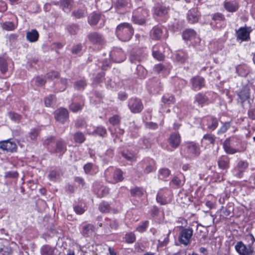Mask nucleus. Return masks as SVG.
Masks as SVG:
<instances>
[{
    "label": "nucleus",
    "mask_w": 255,
    "mask_h": 255,
    "mask_svg": "<svg viewBox=\"0 0 255 255\" xmlns=\"http://www.w3.org/2000/svg\"><path fill=\"white\" fill-rule=\"evenodd\" d=\"M81 106L78 103H73L70 106V110L73 112H77L81 110Z\"/></svg>",
    "instance_id": "55"
},
{
    "label": "nucleus",
    "mask_w": 255,
    "mask_h": 255,
    "mask_svg": "<svg viewBox=\"0 0 255 255\" xmlns=\"http://www.w3.org/2000/svg\"><path fill=\"white\" fill-rule=\"evenodd\" d=\"M54 249L52 247L46 245L43 246L41 250L42 255H52L54 253Z\"/></svg>",
    "instance_id": "32"
},
{
    "label": "nucleus",
    "mask_w": 255,
    "mask_h": 255,
    "mask_svg": "<svg viewBox=\"0 0 255 255\" xmlns=\"http://www.w3.org/2000/svg\"><path fill=\"white\" fill-rule=\"evenodd\" d=\"M18 176L17 172L9 171L5 173V176L7 178H16Z\"/></svg>",
    "instance_id": "61"
},
{
    "label": "nucleus",
    "mask_w": 255,
    "mask_h": 255,
    "mask_svg": "<svg viewBox=\"0 0 255 255\" xmlns=\"http://www.w3.org/2000/svg\"><path fill=\"white\" fill-rule=\"evenodd\" d=\"M155 170V164L153 161H151V163L148 165H147L145 169L144 172L146 174H148L151 172H153Z\"/></svg>",
    "instance_id": "51"
},
{
    "label": "nucleus",
    "mask_w": 255,
    "mask_h": 255,
    "mask_svg": "<svg viewBox=\"0 0 255 255\" xmlns=\"http://www.w3.org/2000/svg\"><path fill=\"white\" fill-rule=\"evenodd\" d=\"M238 96L242 103L247 101L250 98V89L249 87L248 86L244 87L238 93Z\"/></svg>",
    "instance_id": "14"
},
{
    "label": "nucleus",
    "mask_w": 255,
    "mask_h": 255,
    "mask_svg": "<svg viewBox=\"0 0 255 255\" xmlns=\"http://www.w3.org/2000/svg\"><path fill=\"white\" fill-rule=\"evenodd\" d=\"M144 191L139 187H135L131 190V194L132 196L140 197L143 194Z\"/></svg>",
    "instance_id": "42"
},
{
    "label": "nucleus",
    "mask_w": 255,
    "mask_h": 255,
    "mask_svg": "<svg viewBox=\"0 0 255 255\" xmlns=\"http://www.w3.org/2000/svg\"><path fill=\"white\" fill-rule=\"evenodd\" d=\"M218 125V122L217 119L211 118L208 123V128L212 130H215Z\"/></svg>",
    "instance_id": "33"
},
{
    "label": "nucleus",
    "mask_w": 255,
    "mask_h": 255,
    "mask_svg": "<svg viewBox=\"0 0 255 255\" xmlns=\"http://www.w3.org/2000/svg\"><path fill=\"white\" fill-rule=\"evenodd\" d=\"M192 89L194 91L200 90L205 86L204 79L200 76H195L191 79Z\"/></svg>",
    "instance_id": "8"
},
{
    "label": "nucleus",
    "mask_w": 255,
    "mask_h": 255,
    "mask_svg": "<svg viewBox=\"0 0 255 255\" xmlns=\"http://www.w3.org/2000/svg\"><path fill=\"white\" fill-rule=\"evenodd\" d=\"M100 18V15L98 13H93L89 19L90 25H95L97 24Z\"/></svg>",
    "instance_id": "38"
},
{
    "label": "nucleus",
    "mask_w": 255,
    "mask_h": 255,
    "mask_svg": "<svg viewBox=\"0 0 255 255\" xmlns=\"http://www.w3.org/2000/svg\"><path fill=\"white\" fill-rule=\"evenodd\" d=\"M120 121V118L119 116L117 115H114L109 119V122L113 125H118Z\"/></svg>",
    "instance_id": "54"
},
{
    "label": "nucleus",
    "mask_w": 255,
    "mask_h": 255,
    "mask_svg": "<svg viewBox=\"0 0 255 255\" xmlns=\"http://www.w3.org/2000/svg\"><path fill=\"white\" fill-rule=\"evenodd\" d=\"M99 209L103 213H107L110 210V206L108 203L103 202L100 204Z\"/></svg>",
    "instance_id": "40"
},
{
    "label": "nucleus",
    "mask_w": 255,
    "mask_h": 255,
    "mask_svg": "<svg viewBox=\"0 0 255 255\" xmlns=\"http://www.w3.org/2000/svg\"><path fill=\"white\" fill-rule=\"evenodd\" d=\"M248 166V163L246 161H240L238 164L237 167L234 169V172H236V173H235V175L236 176L241 178L242 177L243 173L245 171L246 169Z\"/></svg>",
    "instance_id": "11"
},
{
    "label": "nucleus",
    "mask_w": 255,
    "mask_h": 255,
    "mask_svg": "<svg viewBox=\"0 0 255 255\" xmlns=\"http://www.w3.org/2000/svg\"><path fill=\"white\" fill-rule=\"evenodd\" d=\"M192 235L193 230L191 228L183 229L179 233V241L181 244L186 246L190 242Z\"/></svg>",
    "instance_id": "3"
},
{
    "label": "nucleus",
    "mask_w": 255,
    "mask_h": 255,
    "mask_svg": "<svg viewBox=\"0 0 255 255\" xmlns=\"http://www.w3.org/2000/svg\"><path fill=\"white\" fill-rule=\"evenodd\" d=\"M59 75V73L56 71H51L46 74L47 77L52 80L58 78Z\"/></svg>",
    "instance_id": "56"
},
{
    "label": "nucleus",
    "mask_w": 255,
    "mask_h": 255,
    "mask_svg": "<svg viewBox=\"0 0 255 255\" xmlns=\"http://www.w3.org/2000/svg\"><path fill=\"white\" fill-rule=\"evenodd\" d=\"M170 174V171L167 168L160 169L158 171V178L160 180H166Z\"/></svg>",
    "instance_id": "26"
},
{
    "label": "nucleus",
    "mask_w": 255,
    "mask_h": 255,
    "mask_svg": "<svg viewBox=\"0 0 255 255\" xmlns=\"http://www.w3.org/2000/svg\"><path fill=\"white\" fill-rule=\"evenodd\" d=\"M152 55L153 57L159 61L162 60L164 59L163 54L157 50L156 46H154L152 49Z\"/></svg>",
    "instance_id": "35"
},
{
    "label": "nucleus",
    "mask_w": 255,
    "mask_h": 255,
    "mask_svg": "<svg viewBox=\"0 0 255 255\" xmlns=\"http://www.w3.org/2000/svg\"><path fill=\"white\" fill-rule=\"evenodd\" d=\"M230 127L229 123L224 124L218 131V134H221L225 132Z\"/></svg>",
    "instance_id": "58"
},
{
    "label": "nucleus",
    "mask_w": 255,
    "mask_h": 255,
    "mask_svg": "<svg viewBox=\"0 0 255 255\" xmlns=\"http://www.w3.org/2000/svg\"><path fill=\"white\" fill-rule=\"evenodd\" d=\"M157 202L161 205H166L168 203L165 197H164L160 193H158L156 196Z\"/></svg>",
    "instance_id": "46"
},
{
    "label": "nucleus",
    "mask_w": 255,
    "mask_h": 255,
    "mask_svg": "<svg viewBox=\"0 0 255 255\" xmlns=\"http://www.w3.org/2000/svg\"><path fill=\"white\" fill-rule=\"evenodd\" d=\"M162 30L160 28L153 27L151 31V37L153 39L158 40L162 35Z\"/></svg>",
    "instance_id": "28"
},
{
    "label": "nucleus",
    "mask_w": 255,
    "mask_h": 255,
    "mask_svg": "<svg viewBox=\"0 0 255 255\" xmlns=\"http://www.w3.org/2000/svg\"><path fill=\"white\" fill-rule=\"evenodd\" d=\"M236 33L237 38L242 41H247L249 38L250 33L246 28L241 27Z\"/></svg>",
    "instance_id": "18"
},
{
    "label": "nucleus",
    "mask_w": 255,
    "mask_h": 255,
    "mask_svg": "<svg viewBox=\"0 0 255 255\" xmlns=\"http://www.w3.org/2000/svg\"><path fill=\"white\" fill-rule=\"evenodd\" d=\"M212 19L215 21H216V20L223 21L225 20V17L222 13H216L213 15V16L212 17Z\"/></svg>",
    "instance_id": "57"
},
{
    "label": "nucleus",
    "mask_w": 255,
    "mask_h": 255,
    "mask_svg": "<svg viewBox=\"0 0 255 255\" xmlns=\"http://www.w3.org/2000/svg\"><path fill=\"white\" fill-rule=\"evenodd\" d=\"M8 115L12 120L15 122H19L21 119V116L14 112H9Z\"/></svg>",
    "instance_id": "52"
},
{
    "label": "nucleus",
    "mask_w": 255,
    "mask_h": 255,
    "mask_svg": "<svg viewBox=\"0 0 255 255\" xmlns=\"http://www.w3.org/2000/svg\"><path fill=\"white\" fill-rule=\"evenodd\" d=\"M93 130H90V129L88 130V134H91L96 133L100 136H103L107 133L106 129L102 127H98L96 128H93Z\"/></svg>",
    "instance_id": "24"
},
{
    "label": "nucleus",
    "mask_w": 255,
    "mask_h": 255,
    "mask_svg": "<svg viewBox=\"0 0 255 255\" xmlns=\"http://www.w3.org/2000/svg\"><path fill=\"white\" fill-rule=\"evenodd\" d=\"M58 176V173L54 170L51 171L48 175L49 178L51 180H54Z\"/></svg>",
    "instance_id": "64"
},
{
    "label": "nucleus",
    "mask_w": 255,
    "mask_h": 255,
    "mask_svg": "<svg viewBox=\"0 0 255 255\" xmlns=\"http://www.w3.org/2000/svg\"><path fill=\"white\" fill-rule=\"evenodd\" d=\"M82 49V45L81 44H78L73 47L72 49V52L73 54L79 53Z\"/></svg>",
    "instance_id": "59"
},
{
    "label": "nucleus",
    "mask_w": 255,
    "mask_h": 255,
    "mask_svg": "<svg viewBox=\"0 0 255 255\" xmlns=\"http://www.w3.org/2000/svg\"><path fill=\"white\" fill-rule=\"evenodd\" d=\"M89 40L93 44L102 45L104 42V38L103 36L96 32L90 33L88 35Z\"/></svg>",
    "instance_id": "6"
},
{
    "label": "nucleus",
    "mask_w": 255,
    "mask_h": 255,
    "mask_svg": "<svg viewBox=\"0 0 255 255\" xmlns=\"http://www.w3.org/2000/svg\"><path fill=\"white\" fill-rule=\"evenodd\" d=\"M2 29L7 31H11L14 30L15 28V27L13 22L7 21L2 24Z\"/></svg>",
    "instance_id": "41"
},
{
    "label": "nucleus",
    "mask_w": 255,
    "mask_h": 255,
    "mask_svg": "<svg viewBox=\"0 0 255 255\" xmlns=\"http://www.w3.org/2000/svg\"><path fill=\"white\" fill-rule=\"evenodd\" d=\"M215 142V137L212 134L208 133L205 134L201 140V144L208 145L209 144H214Z\"/></svg>",
    "instance_id": "21"
},
{
    "label": "nucleus",
    "mask_w": 255,
    "mask_h": 255,
    "mask_svg": "<svg viewBox=\"0 0 255 255\" xmlns=\"http://www.w3.org/2000/svg\"><path fill=\"white\" fill-rule=\"evenodd\" d=\"M0 148L7 152H12L16 151L17 146L14 142L6 140L0 142Z\"/></svg>",
    "instance_id": "7"
},
{
    "label": "nucleus",
    "mask_w": 255,
    "mask_h": 255,
    "mask_svg": "<svg viewBox=\"0 0 255 255\" xmlns=\"http://www.w3.org/2000/svg\"><path fill=\"white\" fill-rule=\"evenodd\" d=\"M200 13L197 8L189 10L187 13V19L189 22L193 23L198 21Z\"/></svg>",
    "instance_id": "12"
},
{
    "label": "nucleus",
    "mask_w": 255,
    "mask_h": 255,
    "mask_svg": "<svg viewBox=\"0 0 255 255\" xmlns=\"http://www.w3.org/2000/svg\"><path fill=\"white\" fill-rule=\"evenodd\" d=\"M95 231V227L90 224L84 225L82 227L81 233L85 236H89Z\"/></svg>",
    "instance_id": "23"
},
{
    "label": "nucleus",
    "mask_w": 255,
    "mask_h": 255,
    "mask_svg": "<svg viewBox=\"0 0 255 255\" xmlns=\"http://www.w3.org/2000/svg\"><path fill=\"white\" fill-rule=\"evenodd\" d=\"M117 37L123 41H127L130 39L133 30L128 23H123L119 24L116 29Z\"/></svg>",
    "instance_id": "1"
},
{
    "label": "nucleus",
    "mask_w": 255,
    "mask_h": 255,
    "mask_svg": "<svg viewBox=\"0 0 255 255\" xmlns=\"http://www.w3.org/2000/svg\"><path fill=\"white\" fill-rule=\"evenodd\" d=\"M223 147L225 151L228 154H234L237 150L231 147L229 139H226L223 143Z\"/></svg>",
    "instance_id": "25"
},
{
    "label": "nucleus",
    "mask_w": 255,
    "mask_h": 255,
    "mask_svg": "<svg viewBox=\"0 0 255 255\" xmlns=\"http://www.w3.org/2000/svg\"><path fill=\"white\" fill-rule=\"evenodd\" d=\"M86 84L85 81L82 80L79 81H77L75 83V87L76 89L78 90H80L81 89L84 88V87L86 86Z\"/></svg>",
    "instance_id": "53"
},
{
    "label": "nucleus",
    "mask_w": 255,
    "mask_h": 255,
    "mask_svg": "<svg viewBox=\"0 0 255 255\" xmlns=\"http://www.w3.org/2000/svg\"><path fill=\"white\" fill-rule=\"evenodd\" d=\"M84 169L86 173L93 174L96 173V171L94 170L97 169V167L91 163H88L84 166Z\"/></svg>",
    "instance_id": "31"
},
{
    "label": "nucleus",
    "mask_w": 255,
    "mask_h": 255,
    "mask_svg": "<svg viewBox=\"0 0 255 255\" xmlns=\"http://www.w3.org/2000/svg\"><path fill=\"white\" fill-rule=\"evenodd\" d=\"M72 15L76 18H81L84 16V10L82 9H78L72 12Z\"/></svg>",
    "instance_id": "48"
},
{
    "label": "nucleus",
    "mask_w": 255,
    "mask_h": 255,
    "mask_svg": "<svg viewBox=\"0 0 255 255\" xmlns=\"http://www.w3.org/2000/svg\"><path fill=\"white\" fill-rule=\"evenodd\" d=\"M74 211L77 214L81 215L84 213L85 210L81 206H77L74 207Z\"/></svg>",
    "instance_id": "62"
},
{
    "label": "nucleus",
    "mask_w": 255,
    "mask_h": 255,
    "mask_svg": "<svg viewBox=\"0 0 255 255\" xmlns=\"http://www.w3.org/2000/svg\"><path fill=\"white\" fill-rule=\"evenodd\" d=\"M167 12V10L165 7L159 6L156 7L154 10V13L157 16H162Z\"/></svg>",
    "instance_id": "36"
},
{
    "label": "nucleus",
    "mask_w": 255,
    "mask_h": 255,
    "mask_svg": "<svg viewBox=\"0 0 255 255\" xmlns=\"http://www.w3.org/2000/svg\"><path fill=\"white\" fill-rule=\"evenodd\" d=\"M195 102L199 105H202L207 102L208 98L202 93H198L195 97Z\"/></svg>",
    "instance_id": "29"
},
{
    "label": "nucleus",
    "mask_w": 255,
    "mask_h": 255,
    "mask_svg": "<svg viewBox=\"0 0 255 255\" xmlns=\"http://www.w3.org/2000/svg\"><path fill=\"white\" fill-rule=\"evenodd\" d=\"M122 155L126 159L129 161L134 160L135 158V154L128 151L123 152Z\"/></svg>",
    "instance_id": "44"
},
{
    "label": "nucleus",
    "mask_w": 255,
    "mask_h": 255,
    "mask_svg": "<svg viewBox=\"0 0 255 255\" xmlns=\"http://www.w3.org/2000/svg\"><path fill=\"white\" fill-rule=\"evenodd\" d=\"M112 178H108L109 182L115 184L118 182L122 181L123 179V173L120 169H117L115 170L112 173Z\"/></svg>",
    "instance_id": "13"
},
{
    "label": "nucleus",
    "mask_w": 255,
    "mask_h": 255,
    "mask_svg": "<svg viewBox=\"0 0 255 255\" xmlns=\"http://www.w3.org/2000/svg\"><path fill=\"white\" fill-rule=\"evenodd\" d=\"M187 152L194 156H198L200 154V149L198 145L193 141L186 142Z\"/></svg>",
    "instance_id": "9"
},
{
    "label": "nucleus",
    "mask_w": 255,
    "mask_h": 255,
    "mask_svg": "<svg viewBox=\"0 0 255 255\" xmlns=\"http://www.w3.org/2000/svg\"><path fill=\"white\" fill-rule=\"evenodd\" d=\"M223 4L225 9L230 12H236L239 8L238 3L235 1H225Z\"/></svg>",
    "instance_id": "16"
},
{
    "label": "nucleus",
    "mask_w": 255,
    "mask_h": 255,
    "mask_svg": "<svg viewBox=\"0 0 255 255\" xmlns=\"http://www.w3.org/2000/svg\"><path fill=\"white\" fill-rule=\"evenodd\" d=\"M218 164L220 168L227 169L229 167V160L227 157H221L218 161Z\"/></svg>",
    "instance_id": "27"
},
{
    "label": "nucleus",
    "mask_w": 255,
    "mask_h": 255,
    "mask_svg": "<svg viewBox=\"0 0 255 255\" xmlns=\"http://www.w3.org/2000/svg\"><path fill=\"white\" fill-rule=\"evenodd\" d=\"M128 107L130 111L133 113H138L143 109V105L141 101L137 98H131L129 99Z\"/></svg>",
    "instance_id": "4"
},
{
    "label": "nucleus",
    "mask_w": 255,
    "mask_h": 255,
    "mask_svg": "<svg viewBox=\"0 0 255 255\" xmlns=\"http://www.w3.org/2000/svg\"><path fill=\"white\" fill-rule=\"evenodd\" d=\"M0 70L3 74H4L7 70V62L3 57H0Z\"/></svg>",
    "instance_id": "39"
},
{
    "label": "nucleus",
    "mask_w": 255,
    "mask_h": 255,
    "mask_svg": "<svg viewBox=\"0 0 255 255\" xmlns=\"http://www.w3.org/2000/svg\"><path fill=\"white\" fill-rule=\"evenodd\" d=\"M66 150V147L65 143L61 140H59L56 143V147L55 149L56 152L63 153Z\"/></svg>",
    "instance_id": "34"
},
{
    "label": "nucleus",
    "mask_w": 255,
    "mask_h": 255,
    "mask_svg": "<svg viewBox=\"0 0 255 255\" xmlns=\"http://www.w3.org/2000/svg\"><path fill=\"white\" fill-rule=\"evenodd\" d=\"M39 134V130L37 128L32 129L29 132V137L31 140H35L36 139Z\"/></svg>",
    "instance_id": "49"
},
{
    "label": "nucleus",
    "mask_w": 255,
    "mask_h": 255,
    "mask_svg": "<svg viewBox=\"0 0 255 255\" xmlns=\"http://www.w3.org/2000/svg\"><path fill=\"white\" fill-rule=\"evenodd\" d=\"M110 57L115 62L120 63L125 60L126 55L121 48H115L110 52Z\"/></svg>",
    "instance_id": "5"
},
{
    "label": "nucleus",
    "mask_w": 255,
    "mask_h": 255,
    "mask_svg": "<svg viewBox=\"0 0 255 255\" xmlns=\"http://www.w3.org/2000/svg\"><path fill=\"white\" fill-rule=\"evenodd\" d=\"M147 15L146 10H142V16L134 15L132 16V21L137 24L142 25L145 23V17Z\"/></svg>",
    "instance_id": "19"
},
{
    "label": "nucleus",
    "mask_w": 255,
    "mask_h": 255,
    "mask_svg": "<svg viewBox=\"0 0 255 255\" xmlns=\"http://www.w3.org/2000/svg\"><path fill=\"white\" fill-rule=\"evenodd\" d=\"M164 69V67L161 64L156 65L154 67V70L157 73H160L161 71L163 70Z\"/></svg>",
    "instance_id": "63"
},
{
    "label": "nucleus",
    "mask_w": 255,
    "mask_h": 255,
    "mask_svg": "<svg viewBox=\"0 0 255 255\" xmlns=\"http://www.w3.org/2000/svg\"><path fill=\"white\" fill-rule=\"evenodd\" d=\"M54 97L53 95H50L45 99L44 102L46 106L50 107L54 102Z\"/></svg>",
    "instance_id": "50"
},
{
    "label": "nucleus",
    "mask_w": 255,
    "mask_h": 255,
    "mask_svg": "<svg viewBox=\"0 0 255 255\" xmlns=\"http://www.w3.org/2000/svg\"><path fill=\"white\" fill-rule=\"evenodd\" d=\"M60 7L65 12L71 11L73 4V0H60Z\"/></svg>",
    "instance_id": "17"
},
{
    "label": "nucleus",
    "mask_w": 255,
    "mask_h": 255,
    "mask_svg": "<svg viewBox=\"0 0 255 255\" xmlns=\"http://www.w3.org/2000/svg\"><path fill=\"white\" fill-rule=\"evenodd\" d=\"M235 249L240 255H255L254 248L251 245L247 246L242 241L236 243Z\"/></svg>",
    "instance_id": "2"
},
{
    "label": "nucleus",
    "mask_w": 255,
    "mask_h": 255,
    "mask_svg": "<svg viewBox=\"0 0 255 255\" xmlns=\"http://www.w3.org/2000/svg\"><path fill=\"white\" fill-rule=\"evenodd\" d=\"M196 32L193 29H187L185 30L182 35L183 38L185 40H190L196 37Z\"/></svg>",
    "instance_id": "22"
},
{
    "label": "nucleus",
    "mask_w": 255,
    "mask_h": 255,
    "mask_svg": "<svg viewBox=\"0 0 255 255\" xmlns=\"http://www.w3.org/2000/svg\"><path fill=\"white\" fill-rule=\"evenodd\" d=\"M55 117L57 121L63 123L68 119V111L65 109H59L55 111Z\"/></svg>",
    "instance_id": "10"
},
{
    "label": "nucleus",
    "mask_w": 255,
    "mask_h": 255,
    "mask_svg": "<svg viewBox=\"0 0 255 255\" xmlns=\"http://www.w3.org/2000/svg\"><path fill=\"white\" fill-rule=\"evenodd\" d=\"M74 139L75 142L78 143H83L85 140V137L83 133L81 132H78L74 134Z\"/></svg>",
    "instance_id": "37"
},
{
    "label": "nucleus",
    "mask_w": 255,
    "mask_h": 255,
    "mask_svg": "<svg viewBox=\"0 0 255 255\" xmlns=\"http://www.w3.org/2000/svg\"><path fill=\"white\" fill-rule=\"evenodd\" d=\"M148 222L147 221H145L142 222V224L138 226L136 230L140 233L144 232L146 231L147 228L148 226Z\"/></svg>",
    "instance_id": "47"
},
{
    "label": "nucleus",
    "mask_w": 255,
    "mask_h": 255,
    "mask_svg": "<svg viewBox=\"0 0 255 255\" xmlns=\"http://www.w3.org/2000/svg\"><path fill=\"white\" fill-rule=\"evenodd\" d=\"M135 236L133 233L127 234L125 236V239L127 243L131 244L135 241Z\"/></svg>",
    "instance_id": "45"
},
{
    "label": "nucleus",
    "mask_w": 255,
    "mask_h": 255,
    "mask_svg": "<svg viewBox=\"0 0 255 255\" xmlns=\"http://www.w3.org/2000/svg\"><path fill=\"white\" fill-rule=\"evenodd\" d=\"M169 144L174 148H177L181 142V137L178 133H173L171 134L168 139Z\"/></svg>",
    "instance_id": "15"
},
{
    "label": "nucleus",
    "mask_w": 255,
    "mask_h": 255,
    "mask_svg": "<svg viewBox=\"0 0 255 255\" xmlns=\"http://www.w3.org/2000/svg\"><path fill=\"white\" fill-rule=\"evenodd\" d=\"M186 58L187 56L186 54L182 51H179L176 54V60L180 63H184L185 61Z\"/></svg>",
    "instance_id": "43"
},
{
    "label": "nucleus",
    "mask_w": 255,
    "mask_h": 255,
    "mask_svg": "<svg viewBox=\"0 0 255 255\" xmlns=\"http://www.w3.org/2000/svg\"><path fill=\"white\" fill-rule=\"evenodd\" d=\"M85 125V122L83 119H78L75 123V126L77 128H82Z\"/></svg>",
    "instance_id": "60"
},
{
    "label": "nucleus",
    "mask_w": 255,
    "mask_h": 255,
    "mask_svg": "<svg viewBox=\"0 0 255 255\" xmlns=\"http://www.w3.org/2000/svg\"><path fill=\"white\" fill-rule=\"evenodd\" d=\"M162 102L167 105L173 104L175 102V98L173 96L170 94H165L162 97Z\"/></svg>",
    "instance_id": "30"
},
{
    "label": "nucleus",
    "mask_w": 255,
    "mask_h": 255,
    "mask_svg": "<svg viewBox=\"0 0 255 255\" xmlns=\"http://www.w3.org/2000/svg\"><path fill=\"white\" fill-rule=\"evenodd\" d=\"M39 37V33L35 29H32L30 31H28L26 33L27 39L31 42H34L37 41Z\"/></svg>",
    "instance_id": "20"
}]
</instances>
